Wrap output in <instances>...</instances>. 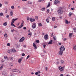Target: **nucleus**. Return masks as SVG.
<instances>
[{
	"mask_svg": "<svg viewBox=\"0 0 76 76\" xmlns=\"http://www.w3.org/2000/svg\"><path fill=\"white\" fill-rule=\"evenodd\" d=\"M58 69L61 72H63L64 70V67H61V66H59L58 67Z\"/></svg>",
	"mask_w": 76,
	"mask_h": 76,
	"instance_id": "f257e3e1",
	"label": "nucleus"
},
{
	"mask_svg": "<svg viewBox=\"0 0 76 76\" xmlns=\"http://www.w3.org/2000/svg\"><path fill=\"white\" fill-rule=\"evenodd\" d=\"M65 50V48H64V47L63 46H62L61 47L60 51H63Z\"/></svg>",
	"mask_w": 76,
	"mask_h": 76,
	"instance_id": "f03ea898",
	"label": "nucleus"
},
{
	"mask_svg": "<svg viewBox=\"0 0 76 76\" xmlns=\"http://www.w3.org/2000/svg\"><path fill=\"white\" fill-rule=\"evenodd\" d=\"M58 13L59 15H61L63 13V11L59 9L58 10Z\"/></svg>",
	"mask_w": 76,
	"mask_h": 76,
	"instance_id": "7ed1b4c3",
	"label": "nucleus"
},
{
	"mask_svg": "<svg viewBox=\"0 0 76 76\" xmlns=\"http://www.w3.org/2000/svg\"><path fill=\"white\" fill-rule=\"evenodd\" d=\"M24 39H25V37H23L20 39L19 41L20 42H23V41Z\"/></svg>",
	"mask_w": 76,
	"mask_h": 76,
	"instance_id": "20e7f679",
	"label": "nucleus"
},
{
	"mask_svg": "<svg viewBox=\"0 0 76 76\" xmlns=\"http://www.w3.org/2000/svg\"><path fill=\"white\" fill-rule=\"evenodd\" d=\"M60 3V1L58 0H55L54 2L55 4H58Z\"/></svg>",
	"mask_w": 76,
	"mask_h": 76,
	"instance_id": "39448f33",
	"label": "nucleus"
},
{
	"mask_svg": "<svg viewBox=\"0 0 76 76\" xmlns=\"http://www.w3.org/2000/svg\"><path fill=\"white\" fill-rule=\"evenodd\" d=\"M30 21L32 22H35V19H34L33 18H30Z\"/></svg>",
	"mask_w": 76,
	"mask_h": 76,
	"instance_id": "423d86ee",
	"label": "nucleus"
},
{
	"mask_svg": "<svg viewBox=\"0 0 76 76\" xmlns=\"http://www.w3.org/2000/svg\"><path fill=\"white\" fill-rule=\"evenodd\" d=\"M48 34H46L44 37L45 39L46 40H47V39H48Z\"/></svg>",
	"mask_w": 76,
	"mask_h": 76,
	"instance_id": "0eeeda50",
	"label": "nucleus"
},
{
	"mask_svg": "<svg viewBox=\"0 0 76 76\" xmlns=\"http://www.w3.org/2000/svg\"><path fill=\"white\" fill-rule=\"evenodd\" d=\"M18 69H12V72H18Z\"/></svg>",
	"mask_w": 76,
	"mask_h": 76,
	"instance_id": "6e6552de",
	"label": "nucleus"
},
{
	"mask_svg": "<svg viewBox=\"0 0 76 76\" xmlns=\"http://www.w3.org/2000/svg\"><path fill=\"white\" fill-rule=\"evenodd\" d=\"M18 18H15V19L13 18L12 19V23H14V22H15V20H18Z\"/></svg>",
	"mask_w": 76,
	"mask_h": 76,
	"instance_id": "1a4fd4ad",
	"label": "nucleus"
},
{
	"mask_svg": "<svg viewBox=\"0 0 76 76\" xmlns=\"http://www.w3.org/2000/svg\"><path fill=\"white\" fill-rule=\"evenodd\" d=\"M33 47H34V49L35 50H36V49H37V45H35V43H33Z\"/></svg>",
	"mask_w": 76,
	"mask_h": 76,
	"instance_id": "9d476101",
	"label": "nucleus"
},
{
	"mask_svg": "<svg viewBox=\"0 0 76 76\" xmlns=\"http://www.w3.org/2000/svg\"><path fill=\"white\" fill-rule=\"evenodd\" d=\"M36 27V25H35V23H34L32 26V28H33V29H34V28H35Z\"/></svg>",
	"mask_w": 76,
	"mask_h": 76,
	"instance_id": "9b49d317",
	"label": "nucleus"
},
{
	"mask_svg": "<svg viewBox=\"0 0 76 76\" xmlns=\"http://www.w3.org/2000/svg\"><path fill=\"white\" fill-rule=\"evenodd\" d=\"M53 43V40H51L48 43V44L50 45V44H52Z\"/></svg>",
	"mask_w": 76,
	"mask_h": 76,
	"instance_id": "f8f14e48",
	"label": "nucleus"
},
{
	"mask_svg": "<svg viewBox=\"0 0 76 76\" xmlns=\"http://www.w3.org/2000/svg\"><path fill=\"white\" fill-rule=\"evenodd\" d=\"M63 51H59V55H62V54H63Z\"/></svg>",
	"mask_w": 76,
	"mask_h": 76,
	"instance_id": "ddd939ff",
	"label": "nucleus"
},
{
	"mask_svg": "<svg viewBox=\"0 0 76 76\" xmlns=\"http://www.w3.org/2000/svg\"><path fill=\"white\" fill-rule=\"evenodd\" d=\"M2 73L3 75H4V76H5V75H6L7 73H6V72H3Z\"/></svg>",
	"mask_w": 76,
	"mask_h": 76,
	"instance_id": "4468645a",
	"label": "nucleus"
},
{
	"mask_svg": "<svg viewBox=\"0 0 76 76\" xmlns=\"http://www.w3.org/2000/svg\"><path fill=\"white\" fill-rule=\"evenodd\" d=\"M65 22L66 24H68V23H70V22H69L67 20H65Z\"/></svg>",
	"mask_w": 76,
	"mask_h": 76,
	"instance_id": "2eb2a0df",
	"label": "nucleus"
},
{
	"mask_svg": "<svg viewBox=\"0 0 76 76\" xmlns=\"http://www.w3.org/2000/svg\"><path fill=\"white\" fill-rule=\"evenodd\" d=\"M60 62H61V64H63L64 63V61H63V60H61Z\"/></svg>",
	"mask_w": 76,
	"mask_h": 76,
	"instance_id": "dca6fc26",
	"label": "nucleus"
},
{
	"mask_svg": "<svg viewBox=\"0 0 76 76\" xmlns=\"http://www.w3.org/2000/svg\"><path fill=\"white\" fill-rule=\"evenodd\" d=\"M10 16H13V12L11 11L10 12Z\"/></svg>",
	"mask_w": 76,
	"mask_h": 76,
	"instance_id": "f3484780",
	"label": "nucleus"
},
{
	"mask_svg": "<svg viewBox=\"0 0 76 76\" xmlns=\"http://www.w3.org/2000/svg\"><path fill=\"white\" fill-rule=\"evenodd\" d=\"M72 35H73V33H71L69 34V38H71V37H72Z\"/></svg>",
	"mask_w": 76,
	"mask_h": 76,
	"instance_id": "a211bd4d",
	"label": "nucleus"
},
{
	"mask_svg": "<svg viewBox=\"0 0 76 76\" xmlns=\"http://www.w3.org/2000/svg\"><path fill=\"white\" fill-rule=\"evenodd\" d=\"M7 22H5L4 23H3V25L4 26H7Z\"/></svg>",
	"mask_w": 76,
	"mask_h": 76,
	"instance_id": "6ab92c4d",
	"label": "nucleus"
},
{
	"mask_svg": "<svg viewBox=\"0 0 76 76\" xmlns=\"http://www.w3.org/2000/svg\"><path fill=\"white\" fill-rule=\"evenodd\" d=\"M50 2H48V6L47 7H47H50Z\"/></svg>",
	"mask_w": 76,
	"mask_h": 76,
	"instance_id": "aec40b11",
	"label": "nucleus"
},
{
	"mask_svg": "<svg viewBox=\"0 0 76 76\" xmlns=\"http://www.w3.org/2000/svg\"><path fill=\"white\" fill-rule=\"evenodd\" d=\"M46 21L47 23H49V22H50V20L48 18H47L46 19Z\"/></svg>",
	"mask_w": 76,
	"mask_h": 76,
	"instance_id": "412c9836",
	"label": "nucleus"
},
{
	"mask_svg": "<svg viewBox=\"0 0 76 76\" xmlns=\"http://www.w3.org/2000/svg\"><path fill=\"white\" fill-rule=\"evenodd\" d=\"M42 11H44L45 10V7H44L43 8H42Z\"/></svg>",
	"mask_w": 76,
	"mask_h": 76,
	"instance_id": "4be33fe9",
	"label": "nucleus"
},
{
	"mask_svg": "<svg viewBox=\"0 0 76 76\" xmlns=\"http://www.w3.org/2000/svg\"><path fill=\"white\" fill-rule=\"evenodd\" d=\"M73 49L74 50H76V45L74 46Z\"/></svg>",
	"mask_w": 76,
	"mask_h": 76,
	"instance_id": "5701e85b",
	"label": "nucleus"
},
{
	"mask_svg": "<svg viewBox=\"0 0 76 76\" xmlns=\"http://www.w3.org/2000/svg\"><path fill=\"white\" fill-rule=\"evenodd\" d=\"M11 25H12V26H14V27H16V26H15V25L13 24V23H12V22H11Z\"/></svg>",
	"mask_w": 76,
	"mask_h": 76,
	"instance_id": "b1692460",
	"label": "nucleus"
},
{
	"mask_svg": "<svg viewBox=\"0 0 76 76\" xmlns=\"http://www.w3.org/2000/svg\"><path fill=\"white\" fill-rule=\"evenodd\" d=\"M10 60H13V58L12 57H11L10 58Z\"/></svg>",
	"mask_w": 76,
	"mask_h": 76,
	"instance_id": "393cba45",
	"label": "nucleus"
},
{
	"mask_svg": "<svg viewBox=\"0 0 76 76\" xmlns=\"http://www.w3.org/2000/svg\"><path fill=\"white\" fill-rule=\"evenodd\" d=\"M35 19L38 20V16H36L35 17Z\"/></svg>",
	"mask_w": 76,
	"mask_h": 76,
	"instance_id": "a878e982",
	"label": "nucleus"
},
{
	"mask_svg": "<svg viewBox=\"0 0 76 76\" xmlns=\"http://www.w3.org/2000/svg\"><path fill=\"white\" fill-rule=\"evenodd\" d=\"M12 52H13V53H14V52H16V50L15 49H13L12 50Z\"/></svg>",
	"mask_w": 76,
	"mask_h": 76,
	"instance_id": "bb28decb",
	"label": "nucleus"
},
{
	"mask_svg": "<svg viewBox=\"0 0 76 76\" xmlns=\"http://www.w3.org/2000/svg\"><path fill=\"white\" fill-rule=\"evenodd\" d=\"M21 60H22V59L20 58L18 60V63H20L21 62Z\"/></svg>",
	"mask_w": 76,
	"mask_h": 76,
	"instance_id": "cd10ccee",
	"label": "nucleus"
},
{
	"mask_svg": "<svg viewBox=\"0 0 76 76\" xmlns=\"http://www.w3.org/2000/svg\"><path fill=\"white\" fill-rule=\"evenodd\" d=\"M73 15V14H72V13L71 12H70L69 14V16H70L71 15Z\"/></svg>",
	"mask_w": 76,
	"mask_h": 76,
	"instance_id": "c85d7f7f",
	"label": "nucleus"
},
{
	"mask_svg": "<svg viewBox=\"0 0 76 76\" xmlns=\"http://www.w3.org/2000/svg\"><path fill=\"white\" fill-rule=\"evenodd\" d=\"M52 20H53V21H54V20H55V19H56V18H52Z\"/></svg>",
	"mask_w": 76,
	"mask_h": 76,
	"instance_id": "c756f323",
	"label": "nucleus"
},
{
	"mask_svg": "<svg viewBox=\"0 0 76 76\" xmlns=\"http://www.w3.org/2000/svg\"><path fill=\"white\" fill-rule=\"evenodd\" d=\"M13 63H11L10 64V66H13Z\"/></svg>",
	"mask_w": 76,
	"mask_h": 76,
	"instance_id": "7c9ffc66",
	"label": "nucleus"
},
{
	"mask_svg": "<svg viewBox=\"0 0 76 76\" xmlns=\"http://www.w3.org/2000/svg\"><path fill=\"white\" fill-rule=\"evenodd\" d=\"M28 35H30V36H31V35H32V33L31 32L30 33H29L28 34Z\"/></svg>",
	"mask_w": 76,
	"mask_h": 76,
	"instance_id": "2f4dec72",
	"label": "nucleus"
},
{
	"mask_svg": "<svg viewBox=\"0 0 76 76\" xmlns=\"http://www.w3.org/2000/svg\"><path fill=\"white\" fill-rule=\"evenodd\" d=\"M73 30L74 31V32H76V28H74L73 29Z\"/></svg>",
	"mask_w": 76,
	"mask_h": 76,
	"instance_id": "473e14b6",
	"label": "nucleus"
},
{
	"mask_svg": "<svg viewBox=\"0 0 76 76\" xmlns=\"http://www.w3.org/2000/svg\"><path fill=\"white\" fill-rule=\"evenodd\" d=\"M4 36L6 38H7V34H5L4 35Z\"/></svg>",
	"mask_w": 76,
	"mask_h": 76,
	"instance_id": "72a5a7b5",
	"label": "nucleus"
},
{
	"mask_svg": "<svg viewBox=\"0 0 76 76\" xmlns=\"http://www.w3.org/2000/svg\"><path fill=\"white\" fill-rule=\"evenodd\" d=\"M53 39H54V40H56V37L54 36L53 37Z\"/></svg>",
	"mask_w": 76,
	"mask_h": 76,
	"instance_id": "f704fd0d",
	"label": "nucleus"
},
{
	"mask_svg": "<svg viewBox=\"0 0 76 76\" xmlns=\"http://www.w3.org/2000/svg\"><path fill=\"white\" fill-rule=\"evenodd\" d=\"M28 4H32V2L30 1H28Z\"/></svg>",
	"mask_w": 76,
	"mask_h": 76,
	"instance_id": "c9c22d12",
	"label": "nucleus"
},
{
	"mask_svg": "<svg viewBox=\"0 0 76 76\" xmlns=\"http://www.w3.org/2000/svg\"><path fill=\"white\" fill-rule=\"evenodd\" d=\"M38 25L39 26H42V24H41V23H39Z\"/></svg>",
	"mask_w": 76,
	"mask_h": 76,
	"instance_id": "e433bc0d",
	"label": "nucleus"
},
{
	"mask_svg": "<svg viewBox=\"0 0 76 76\" xmlns=\"http://www.w3.org/2000/svg\"><path fill=\"white\" fill-rule=\"evenodd\" d=\"M3 13H2V12H1L0 13V16H3Z\"/></svg>",
	"mask_w": 76,
	"mask_h": 76,
	"instance_id": "4c0bfd02",
	"label": "nucleus"
},
{
	"mask_svg": "<svg viewBox=\"0 0 76 76\" xmlns=\"http://www.w3.org/2000/svg\"><path fill=\"white\" fill-rule=\"evenodd\" d=\"M49 11H50V10H49V9H48L47 10V12L48 13H49Z\"/></svg>",
	"mask_w": 76,
	"mask_h": 76,
	"instance_id": "58836bf2",
	"label": "nucleus"
},
{
	"mask_svg": "<svg viewBox=\"0 0 76 76\" xmlns=\"http://www.w3.org/2000/svg\"><path fill=\"white\" fill-rule=\"evenodd\" d=\"M4 3L5 4H8V3H8V2H7L6 1L4 2Z\"/></svg>",
	"mask_w": 76,
	"mask_h": 76,
	"instance_id": "ea45409f",
	"label": "nucleus"
},
{
	"mask_svg": "<svg viewBox=\"0 0 76 76\" xmlns=\"http://www.w3.org/2000/svg\"><path fill=\"white\" fill-rule=\"evenodd\" d=\"M3 66L2 65L1 66L0 68V70H1V69H2L3 68Z\"/></svg>",
	"mask_w": 76,
	"mask_h": 76,
	"instance_id": "a19ab883",
	"label": "nucleus"
},
{
	"mask_svg": "<svg viewBox=\"0 0 76 76\" xmlns=\"http://www.w3.org/2000/svg\"><path fill=\"white\" fill-rule=\"evenodd\" d=\"M11 8L12 9H14L15 8V7L13 6H12L11 7Z\"/></svg>",
	"mask_w": 76,
	"mask_h": 76,
	"instance_id": "79ce46f5",
	"label": "nucleus"
},
{
	"mask_svg": "<svg viewBox=\"0 0 76 76\" xmlns=\"http://www.w3.org/2000/svg\"><path fill=\"white\" fill-rule=\"evenodd\" d=\"M36 42L37 43H39V41L38 40H36Z\"/></svg>",
	"mask_w": 76,
	"mask_h": 76,
	"instance_id": "37998d69",
	"label": "nucleus"
},
{
	"mask_svg": "<svg viewBox=\"0 0 76 76\" xmlns=\"http://www.w3.org/2000/svg\"><path fill=\"white\" fill-rule=\"evenodd\" d=\"M29 57H30V56L29 55H28V56H27V58H26V59H28V58H29Z\"/></svg>",
	"mask_w": 76,
	"mask_h": 76,
	"instance_id": "c03bdc74",
	"label": "nucleus"
},
{
	"mask_svg": "<svg viewBox=\"0 0 76 76\" xmlns=\"http://www.w3.org/2000/svg\"><path fill=\"white\" fill-rule=\"evenodd\" d=\"M38 72H35V74L36 75H38Z\"/></svg>",
	"mask_w": 76,
	"mask_h": 76,
	"instance_id": "a18cd8bd",
	"label": "nucleus"
},
{
	"mask_svg": "<svg viewBox=\"0 0 76 76\" xmlns=\"http://www.w3.org/2000/svg\"><path fill=\"white\" fill-rule=\"evenodd\" d=\"M25 54L23 53L22 54V56H23V57H24V56H25Z\"/></svg>",
	"mask_w": 76,
	"mask_h": 76,
	"instance_id": "49530a36",
	"label": "nucleus"
},
{
	"mask_svg": "<svg viewBox=\"0 0 76 76\" xmlns=\"http://www.w3.org/2000/svg\"><path fill=\"white\" fill-rule=\"evenodd\" d=\"M22 26H20L19 27H18V28H19V29H20V28H22Z\"/></svg>",
	"mask_w": 76,
	"mask_h": 76,
	"instance_id": "de8ad7c7",
	"label": "nucleus"
},
{
	"mask_svg": "<svg viewBox=\"0 0 76 76\" xmlns=\"http://www.w3.org/2000/svg\"><path fill=\"white\" fill-rule=\"evenodd\" d=\"M7 46H10V44L9 43H8L7 44Z\"/></svg>",
	"mask_w": 76,
	"mask_h": 76,
	"instance_id": "09e8293b",
	"label": "nucleus"
},
{
	"mask_svg": "<svg viewBox=\"0 0 76 76\" xmlns=\"http://www.w3.org/2000/svg\"><path fill=\"white\" fill-rule=\"evenodd\" d=\"M58 60H57V63H56L57 64H58L59 63V62H58Z\"/></svg>",
	"mask_w": 76,
	"mask_h": 76,
	"instance_id": "8fccbe9b",
	"label": "nucleus"
},
{
	"mask_svg": "<svg viewBox=\"0 0 76 76\" xmlns=\"http://www.w3.org/2000/svg\"><path fill=\"white\" fill-rule=\"evenodd\" d=\"M57 26H54V27H53V28H57Z\"/></svg>",
	"mask_w": 76,
	"mask_h": 76,
	"instance_id": "3c124183",
	"label": "nucleus"
},
{
	"mask_svg": "<svg viewBox=\"0 0 76 76\" xmlns=\"http://www.w3.org/2000/svg\"><path fill=\"white\" fill-rule=\"evenodd\" d=\"M66 40L67 39H66V38H65L63 39V41H66Z\"/></svg>",
	"mask_w": 76,
	"mask_h": 76,
	"instance_id": "603ef678",
	"label": "nucleus"
},
{
	"mask_svg": "<svg viewBox=\"0 0 76 76\" xmlns=\"http://www.w3.org/2000/svg\"><path fill=\"white\" fill-rule=\"evenodd\" d=\"M6 17H7V18H9V15H7V16H6Z\"/></svg>",
	"mask_w": 76,
	"mask_h": 76,
	"instance_id": "864d4df0",
	"label": "nucleus"
},
{
	"mask_svg": "<svg viewBox=\"0 0 76 76\" xmlns=\"http://www.w3.org/2000/svg\"><path fill=\"white\" fill-rule=\"evenodd\" d=\"M23 29H24L25 30V29H26V27H24L23 28Z\"/></svg>",
	"mask_w": 76,
	"mask_h": 76,
	"instance_id": "5fc2aeb1",
	"label": "nucleus"
},
{
	"mask_svg": "<svg viewBox=\"0 0 76 76\" xmlns=\"http://www.w3.org/2000/svg\"><path fill=\"white\" fill-rule=\"evenodd\" d=\"M27 20H29V17H27Z\"/></svg>",
	"mask_w": 76,
	"mask_h": 76,
	"instance_id": "6e6d98bb",
	"label": "nucleus"
},
{
	"mask_svg": "<svg viewBox=\"0 0 76 76\" xmlns=\"http://www.w3.org/2000/svg\"><path fill=\"white\" fill-rule=\"evenodd\" d=\"M45 47H46V45L44 44L43 45V47H44V48H45Z\"/></svg>",
	"mask_w": 76,
	"mask_h": 76,
	"instance_id": "4d7b16f0",
	"label": "nucleus"
},
{
	"mask_svg": "<svg viewBox=\"0 0 76 76\" xmlns=\"http://www.w3.org/2000/svg\"><path fill=\"white\" fill-rule=\"evenodd\" d=\"M10 50H8V53H10Z\"/></svg>",
	"mask_w": 76,
	"mask_h": 76,
	"instance_id": "13d9d810",
	"label": "nucleus"
},
{
	"mask_svg": "<svg viewBox=\"0 0 76 76\" xmlns=\"http://www.w3.org/2000/svg\"><path fill=\"white\" fill-rule=\"evenodd\" d=\"M23 47H24V48H26V45H24L23 46Z\"/></svg>",
	"mask_w": 76,
	"mask_h": 76,
	"instance_id": "bf43d9fd",
	"label": "nucleus"
},
{
	"mask_svg": "<svg viewBox=\"0 0 76 76\" xmlns=\"http://www.w3.org/2000/svg\"><path fill=\"white\" fill-rule=\"evenodd\" d=\"M7 9H6V11H5V13H7Z\"/></svg>",
	"mask_w": 76,
	"mask_h": 76,
	"instance_id": "052dcab7",
	"label": "nucleus"
},
{
	"mask_svg": "<svg viewBox=\"0 0 76 76\" xmlns=\"http://www.w3.org/2000/svg\"><path fill=\"white\" fill-rule=\"evenodd\" d=\"M1 62L2 63H4V60H2Z\"/></svg>",
	"mask_w": 76,
	"mask_h": 76,
	"instance_id": "680f3d73",
	"label": "nucleus"
},
{
	"mask_svg": "<svg viewBox=\"0 0 76 76\" xmlns=\"http://www.w3.org/2000/svg\"><path fill=\"white\" fill-rule=\"evenodd\" d=\"M7 58V56H4V58L6 59V58Z\"/></svg>",
	"mask_w": 76,
	"mask_h": 76,
	"instance_id": "e2e57ef3",
	"label": "nucleus"
},
{
	"mask_svg": "<svg viewBox=\"0 0 76 76\" xmlns=\"http://www.w3.org/2000/svg\"><path fill=\"white\" fill-rule=\"evenodd\" d=\"M38 2H39L40 3H41V0H39Z\"/></svg>",
	"mask_w": 76,
	"mask_h": 76,
	"instance_id": "0e129e2a",
	"label": "nucleus"
},
{
	"mask_svg": "<svg viewBox=\"0 0 76 76\" xmlns=\"http://www.w3.org/2000/svg\"><path fill=\"white\" fill-rule=\"evenodd\" d=\"M20 26H23V23H22L20 25Z\"/></svg>",
	"mask_w": 76,
	"mask_h": 76,
	"instance_id": "69168bd1",
	"label": "nucleus"
},
{
	"mask_svg": "<svg viewBox=\"0 0 76 76\" xmlns=\"http://www.w3.org/2000/svg\"><path fill=\"white\" fill-rule=\"evenodd\" d=\"M45 69H46V70H48V68L47 67H46Z\"/></svg>",
	"mask_w": 76,
	"mask_h": 76,
	"instance_id": "338daca9",
	"label": "nucleus"
},
{
	"mask_svg": "<svg viewBox=\"0 0 76 76\" xmlns=\"http://www.w3.org/2000/svg\"><path fill=\"white\" fill-rule=\"evenodd\" d=\"M53 33H52V34L51 35V37H52L53 36Z\"/></svg>",
	"mask_w": 76,
	"mask_h": 76,
	"instance_id": "774afa93",
	"label": "nucleus"
}]
</instances>
